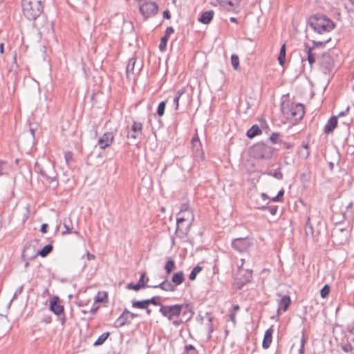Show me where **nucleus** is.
Returning a JSON list of instances; mask_svg holds the SVG:
<instances>
[{
    "label": "nucleus",
    "mask_w": 354,
    "mask_h": 354,
    "mask_svg": "<svg viewBox=\"0 0 354 354\" xmlns=\"http://www.w3.org/2000/svg\"><path fill=\"white\" fill-rule=\"evenodd\" d=\"M194 219L193 212L189 208L188 205L183 204L176 219V233L181 234L183 236L187 235Z\"/></svg>",
    "instance_id": "nucleus-1"
},
{
    "label": "nucleus",
    "mask_w": 354,
    "mask_h": 354,
    "mask_svg": "<svg viewBox=\"0 0 354 354\" xmlns=\"http://www.w3.org/2000/svg\"><path fill=\"white\" fill-rule=\"evenodd\" d=\"M185 304L174 305H160L159 312L163 317L167 318L173 325L179 326L183 324V321L179 319Z\"/></svg>",
    "instance_id": "nucleus-2"
},
{
    "label": "nucleus",
    "mask_w": 354,
    "mask_h": 354,
    "mask_svg": "<svg viewBox=\"0 0 354 354\" xmlns=\"http://www.w3.org/2000/svg\"><path fill=\"white\" fill-rule=\"evenodd\" d=\"M42 0H22L24 15L28 20H35L43 12Z\"/></svg>",
    "instance_id": "nucleus-3"
},
{
    "label": "nucleus",
    "mask_w": 354,
    "mask_h": 354,
    "mask_svg": "<svg viewBox=\"0 0 354 354\" xmlns=\"http://www.w3.org/2000/svg\"><path fill=\"white\" fill-rule=\"evenodd\" d=\"M309 25L318 34L329 32L334 27V23L324 16H314L309 19Z\"/></svg>",
    "instance_id": "nucleus-4"
},
{
    "label": "nucleus",
    "mask_w": 354,
    "mask_h": 354,
    "mask_svg": "<svg viewBox=\"0 0 354 354\" xmlns=\"http://www.w3.org/2000/svg\"><path fill=\"white\" fill-rule=\"evenodd\" d=\"M281 111L287 118L299 120L304 115V106L302 104L283 102L281 104Z\"/></svg>",
    "instance_id": "nucleus-5"
},
{
    "label": "nucleus",
    "mask_w": 354,
    "mask_h": 354,
    "mask_svg": "<svg viewBox=\"0 0 354 354\" xmlns=\"http://www.w3.org/2000/svg\"><path fill=\"white\" fill-rule=\"evenodd\" d=\"M274 149L263 142L255 144L250 149V155L257 159H270L274 153Z\"/></svg>",
    "instance_id": "nucleus-6"
},
{
    "label": "nucleus",
    "mask_w": 354,
    "mask_h": 354,
    "mask_svg": "<svg viewBox=\"0 0 354 354\" xmlns=\"http://www.w3.org/2000/svg\"><path fill=\"white\" fill-rule=\"evenodd\" d=\"M139 11L145 20L154 17L158 11V4L151 0H136Z\"/></svg>",
    "instance_id": "nucleus-7"
},
{
    "label": "nucleus",
    "mask_w": 354,
    "mask_h": 354,
    "mask_svg": "<svg viewBox=\"0 0 354 354\" xmlns=\"http://www.w3.org/2000/svg\"><path fill=\"white\" fill-rule=\"evenodd\" d=\"M336 56L334 50H328L323 53L318 58L320 68L324 73H328L333 70Z\"/></svg>",
    "instance_id": "nucleus-8"
},
{
    "label": "nucleus",
    "mask_w": 354,
    "mask_h": 354,
    "mask_svg": "<svg viewBox=\"0 0 354 354\" xmlns=\"http://www.w3.org/2000/svg\"><path fill=\"white\" fill-rule=\"evenodd\" d=\"M34 169L36 173L39 174L49 183H52L56 179V174L54 169V167L48 161L44 165L36 162L35 164Z\"/></svg>",
    "instance_id": "nucleus-9"
},
{
    "label": "nucleus",
    "mask_w": 354,
    "mask_h": 354,
    "mask_svg": "<svg viewBox=\"0 0 354 354\" xmlns=\"http://www.w3.org/2000/svg\"><path fill=\"white\" fill-rule=\"evenodd\" d=\"M252 244L250 239L248 237L236 238L232 241V247L239 252L247 251Z\"/></svg>",
    "instance_id": "nucleus-10"
},
{
    "label": "nucleus",
    "mask_w": 354,
    "mask_h": 354,
    "mask_svg": "<svg viewBox=\"0 0 354 354\" xmlns=\"http://www.w3.org/2000/svg\"><path fill=\"white\" fill-rule=\"evenodd\" d=\"M192 147L193 150V156L196 161H201L204 159V153L201 148V143L198 135H195L192 138Z\"/></svg>",
    "instance_id": "nucleus-11"
},
{
    "label": "nucleus",
    "mask_w": 354,
    "mask_h": 354,
    "mask_svg": "<svg viewBox=\"0 0 354 354\" xmlns=\"http://www.w3.org/2000/svg\"><path fill=\"white\" fill-rule=\"evenodd\" d=\"M138 316V314L131 313L128 309L125 308L122 313L115 320L114 326L115 328L122 327L127 324H129V319H133Z\"/></svg>",
    "instance_id": "nucleus-12"
},
{
    "label": "nucleus",
    "mask_w": 354,
    "mask_h": 354,
    "mask_svg": "<svg viewBox=\"0 0 354 354\" xmlns=\"http://www.w3.org/2000/svg\"><path fill=\"white\" fill-rule=\"evenodd\" d=\"M142 124L138 122H133L129 130L127 131V138L131 140L140 139L142 134Z\"/></svg>",
    "instance_id": "nucleus-13"
},
{
    "label": "nucleus",
    "mask_w": 354,
    "mask_h": 354,
    "mask_svg": "<svg viewBox=\"0 0 354 354\" xmlns=\"http://www.w3.org/2000/svg\"><path fill=\"white\" fill-rule=\"evenodd\" d=\"M113 138V133L106 132L99 138L97 145L101 149H105L112 144Z\"/></svg>",
    "instance_id": "nucleus-14"
},
{
    "label": "nucleus",
    "mask_w": 354,
    "mask_h": 354,
    "mask_svg": "<svg viewBox=\"0 0 354 354\" xmlns=\"http://www.w3.org/2000/svg\"><path fill=\"white\" fill-rule=\"evenodd\" d=\"M136 64V59L135 57H131L129 59L127 66L126 67V74L127 77L130 80L132 76H133L136 73H138L141 69V67L139 66L136 68L135 67Z\"/></svg>",
    "instance_id": "nucleus-15"
},
{
    "label": "nucleus",
    "mask_w": 354,
    "mask_h": 354,
    "mask_svg": "<svg viewBox=\"0 0 354 354\" xmlns=\"http://www.w3.org/2000/svg\"><path fill=\"white\" fill-rule=\"evenodd\" d=\"M304 50L307 55V60L308 61L309 64L312 67L313 64L315 63L317 59H318L319 57H317L318 53L317 52V50L314 49V48H312L309 46L307 44H304Z\"/></svg>",
    "instance_id": "nucleus-16"
},
{
    "label": "nucleus",
    "mask_w": 354,
    "mask_h": 354,
    "mask_svg": "<svg viewBox=\"0 0 354 354\" xmlns=\"http://www.w3.org/2000/svg\"><path fill=\"white\" fill-rule=\"evenodd\" d=\"M50 309L55 315H60L64 313V306L59 304L58 297H54L50 301Z\"/></svg>",
    "instance_id": "nucleus-17"
},
{
    "label": "nucleus",
    "mask_w": 354,
    "mask_h": 354,
    "mask_svg": "<svg viewBox=\"0 0 354 354\" xmlns=\"http://www.w3.org/2000/svg\"><path fill=\"white\" fill-rule=\"evenodd\" d=\"M273 332V326L270 327L268 329L266 330L262 342V347L264 349H268L270 346V344L272 341Z\"/></svg>",
    "instance_id": "nucleus-18"
},
{
    "label": "nucleus",
    "mask_w": 354,
    "mask_h": 354,
    "mask_svg": "<svg viewBox=\"0 0 354 354\" xmlns=\"http://www.w3.org/2000/svg\"><path fill=\"white\" fill-rule=\"evenodd\" d=\"M338 123L337 117L332 116L326 124L324 131L326 134H329L332 133L335 127H337Z\"/></svg>",
    "instance_id": "nucleus-19"
},
{
    "label": "nucleus",
    "mask_w": 354,
    "mask_h": 354,
    "mask_svg": "<svg viewBox=\"0 0 354 354\" xmlns=\"http://www.w3.org/2000/svg\"><path fill=\"white\" fill-rule=\"evenodd\" d=\"M149 288H160L165 291L174 292L176 290V287L171 283L168 282L167 280L162 281L158 285L149 286Z\"/></svg>",
    "instance_id": "nucleus-20"
},
{
    "label": "nucleus",
    "mask_w": 354,
    "mask_h": 354,
    "mask_svg": "<svg viewBox=\"0 0 354 354\" xmlns=\"http://www.w3.org/2000/svg\"><path fill=\"white\" fill-rule=\"evenodd\" d=\"M214 15V12L213 10H208L203 12L201 17L198 18V21L203 24H209Z\"/></svg>",
    "instance_id": "nucleus-21"
},
{
    "label": "nucleus",
    "mask_w": 354,
    "mask_h": 354,
    "mask_svg": "<svg viewBox=\"0 0 354 354\" xmlns=\"http://www.w3.org/2000/svg\"><path fill=\"white\" fill-rule=\"evenodd\" d=\"M53 245L50 244H48L45 245L41 250H39L35 254L30 257L31 259L35 258L37 256L39 255L42 257H46L53 250Z\"/></svg>",
    "instance_id": "nucleus-22"
},
{
    "label": "nucleus",
    "mask_w": 354,
    "mask_h": 354,
    "mask_svg": "<svg viewBox=\"0 0 354 354\" xmlns=\"http://www.w3.org/2000/svg\"><path fill=\"white\" fill-rule=\"evenodd\" d=\"M185 280L184 273L183 271L176 272L171 278V281L174 286L180 285Z\"/></svg>",
    "instance_id": "nucleus-23"
},
{
    "label": "nucleus",
    "mask_w": 354,
    "mask_h": 354,
    "mask_svg": "<svg viewBox=\"0 0 354 354\" xmlns=\"http://www.w3.org/2000/svg\"><path fill=\"white\" fill-rule=\"evenodd\" d=\"M290 304V298L288 295H284L279 301V310L282 309L283 311H286L288 306Z\"/></svg>",
    "instance_id": "nucleus-24"
},
{
    "label": "nucleus",
    "mask_w": 354,
    "mask_h": 354,
    "mask_svg": "<svg viewBox=\"0 0 354 354\" xmlns=\"http://www.w3.org/2000/svg\"><path fill=\"white\" fill-rule=\"evenodd\" d=\"M186 88L183 87L176 93L175 97H174L173 102L175 104V109L178 110L179 106V100L180 97L185 93Z\"/></svg>",
    "instance_id": "nucleus-25"
},
{
    "label": "nucleus",
    "mask_w": 354,
    "mask_h": 354,
    "mask_svg": "<svg viewBox=\"0 0 354 354\" xmlns=\"http://www.w3.org/2000/svg\"><path fill=\"white\" fill-rule=\"evenodd\" d=\"M261 133V130L258 125H253L248 131L247 136L250 138H252L256 136Z\"/></svg>",
    "instance_id": "nucleus-26"
},
{
    "label": "nucleus",
    "mask_w": 354,
    "mask_h": 354,
    "mask_svg": "<svg viewBox=\"0 0 354 354\" xmlns=\"http://www.w3.org/2000/svg\"><path fill=\"white\" fill-rule=\"evenodd\" d=\"M147 302L148 301L147 299L142 300V301L133 300L131 301V304H132L133 308H139V309H145V308H147V307L148 306Z\"/></svg>",
    "instance_id": "nucleus-27"
},
{
    "label": "nucleus",
    "mask_w": 354,
    "mask_h": 354,
    "mask_svg": "<svg viewBox=\"0 0 354 354\" xmlns=\"http://www.w3.org/2000/svg\"><path fill=\"white\" fill-rule=\"evenodd\" d=\"M176 269V264L174 259L169 258L165 263V270L167 274H170L174 270Z\"/></svg>",
    "instance_id": "nucleus-28"
},
{
    "label": "nucleus",
    "mask_w": 354,
    "mask_h": 354,
    "mask_svg": "<svg viewBox=\"0 0 354 354\" xmlns=\"http://www.w3.org/2000/svg\"><path fill=\"white\" fill-rule=\"evenodd\" d=\"M241 0H217L220 5L223 6H229L233 7L239 4Z\"/></svg>",
    "instance_id": "nucleus-29"
},
{
    "label": "nucleus",
    "mask_w": 354,
    "mask_h": 354,
    "mask_svg": "<svg viewBox=\"0 0 354 354\" xmlns=\"http://www.w3.org/2000/svg\"><path fill=\"white\" fill-rule=\"evenodd\" d=\"M267 175L272 176L275 178L276 179L281 180L283 178V174L280 169V168H277L274 171H268L266 173Z\"/></svg>",
    "instance_id": "nucleus-30"
},
{
    "label": "nucleus",
    "mask_w": 354,
    "mask_h": 354,
    "mask_svg": "<svg viewBox=\"0 0 354 354\" xmlns=\"http://www.w3.org/2000/svg\"><path fill=\"white\" fill-rule=\"evenodd\" d=\"M278 61L281 66H283L286 61V46L283 44L280 49Z\"/></svg>",
    "instance_id": "nucleus-31"
},
{
    "label": "nucleus",
    "mask_w": 354,
    "mask_h": 354,
    "mask_svg": "<svg viewBox=\"0 0 354 354\" xmlns=\"http://www.w3.org/2000/svg\"><path fill=\"white\" fill-rule=\"evenodd\" d=\"M109 335L110 333L109 332L104 333L100 335L97 340L94 342V346H100L103 344Z\"/></svg>",
    "instance_id": "nucleus-32"
},
{
    "label": "nucleus",
    "mask_w": 354,
    "mask_h": 354,
    "mask_svg": "<svg viewBox=\"0 0 354 354\" xmlns=\"http://www.w3.org/2000/svg\"><path fill=\"white\" fill-rule=\"evenodd\" d=\"M64 227L65 228V231H63L62 232L63 235L70 234L72 232V222L70 218H68V221H64Z\"/></svg>",
    "instance_id": "nucleus-33"
},
{
    "label": "nucleus",
    "mask_w": 354,
    "mask_h": 354,
    "mask_svg": "<svg viewBox=\"0 0 354 354\" xmlns=\"http://www.w3.org/2000/svg\"><path fill=\"white\" fill-rule=\"evenodd\" d=\"M203 268L199 266L194 267L191 271L189 278L190 280L194 281L196 279L197 274L202 270Z\"/></svg>",
    "instance_id": "nucleus-34"
},
{
    "label": "nucleus",
    "mask_w": 354,
    "mask_h": 354,
    "mask_svg": "<svg viewBox=\"0 0 354 354\" xmlns=\"http://www.w3.org/2000/svg\"><path fill=\"white\" fill-rule=\"evenodd\" d=\"M147 287H149V286L147 285H140L139 283L133 284L132 283H128L127 286V288L129 290H133L135 291H138L141 288H145Z\"/></svg>",
    "instance_id": "nucleus-35"
},
{
    "label": "nucleus",
    "mask_w": 354,
    "mask_h": 354,
    "mask_svg": "<svg viewBox=\"0 0 354 354\" xmlns=\"http://www.w3.org/2000/svg\"><path fill=\"white\" fill-rule=\"evenodd\" d=\"M330 40V38H328L327 39H325L324 41H316L313 40V46L312 48H314V49L317 50L318 48L322 47L324 46L326 44H327Z\"/></svg>",
    "instance_id": "nucleus-36"
},
{
    "label": "nucleus",
    "mask_w": 354,
    "mask_h": 354,
    "mask_svg": "<svg viewBox=\"0 0 354 354\" xmlns=\"http://www.w3.org/2000/svg\"><path fill=\"white\" fill-rule=\"evenodd\" d=\"M231 64H232V66H233L234 69L235 70H237L239 67V56L235 55V54H232V56H231Z\"/></svg>",
    "instance_id": "nucleus-37"
},
{
    "label": "nucleus",
    "mask_w": 354,
    "mask_h": 354,
    "mask_svg": "<svg viewBox=\"0 0 354 354\" xmlns=\"http://www.w3.org/2000/svg\"><path fill=\"white\" fill-rule=\"evenodd\" d=\"M330 286L326 284L320 290V295L322 298H326L330 293Z\"/></svg>",
    "instance_id": "nucleus-38"
},
{
    "label": "nucleus",
    "mask_w": 354,
    "mask_h": 354,
    "mask_svg": "<svg viewBox=\"0 0 354 354\" xmlns=\"http://www.w3.org/2000/svg\"><path fill=\"white\" fill-rule=\"evenodd\" d=\"M147 303H148V306L149 304H153L154 306H160L162 305L160 303V297L159 296H155V297H153L150 299H147Z\"/></svg>",
    "instance_id": "nucleus-39"
},
{
    "label": "nucleus",
    "mask_w": 354,
    "mask_h": 354,
    "mask_svg": "<svg viewBox=\"0 0 354 354\" xmlns=\"http://www.w3.org/2000/svg\"><path fill=\"white\" fill-rule=\"evenodd\" d=\"M165 106H166V102H165V101L161 102L158 104V109H157V114L160 117H161L164 115Z\"/></svg>",
    "instance_id": "nucleus-40"
},
{
    "label": "nucleus",
    "mask_w": 354,
    "mask_h": 354,
    "mask_svg": "<svg viewBox=\"0 0 354 354\" xmlns=\"http://www.w3.org/2000/svg\"><path fill=\"white\" fill-rule=\"evenodd\" d=\"M168 39H169L168 38H167L166 37H164V36L161 38L159 46H158L159 50L161 52H164L166 50Z\"/></svg>",
    "instance_id": "nucleus-41"
},
{
    "label": "nucleus",
    "mask_w": 354,
    "mask_h": 354,
    "mask_svg": "<svg viewBox=\"0 0 354 354\" xmlns=\"http://www.w3.org/2000/svg\"><path fill=\"white\" fill-rule=\"evenodd\" d=\"M185 354H198L196 348L191 344L186 345L185 347Z\"/></svg>",
    "instance_id": "nucleus-42"
},
{
    "label": "nucleus",
    "mask_w": 354,
    "mask_h": 354,
    "mask_svg": "<svg viewBox=\"0 0 354 354\" xmlns=\"http://www.w3.org/2000/svg\"><path fill=\"white\" fill-rule=\"evenodd\" d=\"M306 342V340L305 335H304V333L303 332L302 336L301 338V342H300L301 345H300V348L299 350V354L304 353V348H305Z\"/></svg>",
    "instance_id": "nucleus-43"
},
{
    "label": "nucleus",
    "mask_w": 354,
    "mask_h": 354,
    "mask_svg": "<svg viewBox=\"0 0 354 354\" xmlns=\"http://www.w3.org/2000/svg\"><path fill=\"white\" fill-rule=\"evenodd\" d=\"M280 134L279 133L274 132L270 136V140L272 143H279L281 140H279Z\"/></svg>",
    "instance_id": "nucleus-44"
},
{
    "label": "nucleus",
    "mask_w": 354,
    "mask_h": 354,
    "mask_svg": "<svg viewBox=\"0 0 354 354\" xmlns=\"http://www.w3.org/2000/svg\"><path fill=\"white\" fill-rule=\"evenodd\" d=\"M261 209H268L270 214L275 215L277 212V206L262 207Z\"/></svg>",
    "instance_id": "nucleus-45"
},
{
    "label": "nucleus",
    "mask_w": 354,
    "mask_h": 354,
    "mask_svg": "<svg viewBox=\"0 0 354 354\" xmlns=\"http://www.w3.org/2000/svg\"><path fill=\"white\" fill-rule=\"evenodd\" d=\"M174 32V29L173 28V27H171V26L167 27L165 30L164 37H166L167 38L169 39L170 35L171 34H173Z\"/></svg>",
    "instance_id": "nucleus-46"
},
{
    "label": "nucleus",
    "mask_w": 354,
    "mask_h": 354,
    "mask_svg": "<svg viewBox=\"0 0 354 354\" xmlns=\"http://www.w3.org/2000/svg\"><path fill=\"white\" fill-rule=\"evenodd\" d=\"M353 348L351 344H346L342 346V349L346 353L351 352L353 350Z\"/></svg>",
    "instance_id": "nucleus-47"
},
{
    "label": "nucleus",
    "mask_w": 354,
    "mask_h": 354,
    "mask_svg": "<svg viewBox=\"0 0 354 354\" xmlns=\"http://www.w3.org/2000/svg\"><path fill=\"white\" fill-rule=\"evenodd\" d=\"M305 233L306 236H313V228L312 225H310L309 227H306Z\"/></svg>",
    "instance_id": "nucleus-48"
},
{
    "label": "nucleus",
    "mask_w": 354,
    "mask_h": 354,
    "mask_svg": "<svg viewBox=\"0 0 354 354\" xmlns=\"http://www.w3.org/2000/svg\"><path fill=\"white\" fill-rule=\"evenodd\" d=\"M73 158V153L71 151H67L64 154V158L66 164L68 165L70 160Z\"/></svg>",
    "instance_id": "nucleus-49"
},
{
    "label": "nucleus",
    "mask_w": 354,
    "mask_h": 354,
    "mask_svg": "<svg viewBox=\"0 0 354 354\" xmlns=\"http://www.w3.org/2000/svg\"><path fill=\"white\" fill-rule=\"evenodd\" d=\"M353 203L352 201H350L347 203L346 205V213H353Z\"/></svg>",
    "instance_id": "nucleus-50"
},
{
    "label": "nucleus",
    "mask_w": 354,
    "mask_h": 354,
    "mask_svg": "<svg viewBox=\"0 0 354 354\" xmlns=\"http://www.w3.org/2000/svg\"><path fill=\"white\" fill-rule=\"evenodd\" d=\"M279 143L283 145V147L286 149H290L292 147V144H291L290 142H286L283 140H280Z\"/></svg>",
    "instance_id": "nucleus-51"
},
{
    "label": "nucleus",
    "mask_w": 354,
    "mask_h": 354,
    "mask_svg": "<svg viewBox=\"0 0 354 354\" xmlns=\"http://www.w3.org/2000/svg\"><path fill=\"white\" fill-rule=\"evenodd\" d=\"M145 273H142L140 277L138 283H139L140 285H147L146 282L145 281Z\"/></svg>",
    "instance_id": "nucleus-52"
},
{
    "label": "nucleus",
    "mask_w": 354,
    "mask_h": 354,
    "mask_svg": "<svg viewBox=\"0 0 354 354\" xmlns=\"http://www.w3.org/2000/svg\"><path fill=\"white\" fill-rule=\"evenodd\" d=\"M236 313L230 311V319L233 322L234 324H236Z\"/></svg>",
    "instance_id": "nucleus-53"
},
{
    "label": "nucleus",
    "mask_w": 354,
    "mask_h": 354,
    "mask_svg": "<svg viewBox=\"0 0 354 354\" xmlns=\"http://www.w3.org/2000/svg\"><path fill=\"white\" fill-rule=\"evenodd\" d=\"M47 228H48V224L46 223H44L41 225V232L42 233H46L47 232Z\"/></svg>",
    "instance_id": "nucleus-54"
},
{
    "label": "nucleus",
    "mask_w": 354,
    "mask_h": 354,
    "mask_svg": "<svg viewBox=\"0 0 354 354\" xmlns=\"http://www.w3.org/2000/svg\"><path fill=\"white\" fill-rule=\"evenodd\" d=\"M163 17L167 19L171 18V15L169 10H167L163 12Z\"/></svg>",
    "instance_id": "nucleus-55"
},
{
    "label": "nucleus",
    "mask_w": 354,
    "mask_h": 354,
    "mask_svg": "<svg viewBox=\"0 0 354 354\" xmlns=\"http://www.w3.org/2000/svg\"><path fill=\"white\" fill-rule=\"evenodd\" d=\"M23 289H24V286H21L20 287H19L17 289V290L15 291L14 296L16 297L17 295H20L22 292Z\"/></svg>",
    "instance_id": "nucleus-56"
},
{
    "label": "nucleus",
    "mask_w": 354,
    "mask_h": 354,
    "mask_svg": "<svg viewBox=\"0 0 354 354\" xmlns=\"http://www.w3.org/2000/svg\"><path fill=\"white\" fill-rule=\"evenodd\" d=\"M62 315V317L59 318V320H60V322H61V324L62 326H64L66 323V316L63 313V314H61Z\"/></svg>",
    "instance_id": "nucleus-57"
},
{
    "label": "nucleus",
    "mask_w": 354,
    "mask_h": 354,
    "mask_svg": "<svg viewBox=\"0 0 354 354\" xmlns=\"http://www.w3.org/2000/svg\"><path fill=\"white\" fill-rule=\"evenodd\" d=\"M28 215H29V209L27 208L26 209V212L24 213V217H23V222H26L28 218Z\"/></svg>",
    "instance_id": "nucleus-58"
},
{
    "label": "nucleus",
    "mask_w": 354,
    "mask_h": 354,
    "mask_svg": "<svg viewBox=\"0 0 354 354\" xmlns=\"http://www.w3.org/2000/svg\"><path fill=\"white\" fill-rule=\"evenodd\" d=\"M86 257H87V259L88 261H91V260H93V259H95V255L89 253L88 252H86Z\"/></svg>",
    "instance_id": "nucleus-59"
},
{
    "label": "nucleus",
    "mask_w": 354,
    "mask_h": 354,
    "mask_svg": "<svg viewBox=\"0 0 354 354\" xmlns=\"http://www.w3.org/2000/svg\"><path fill=\"white\" fill-rule=\"evenodd\" d=\"M270 200L272 201H273V202H281V201H283V198H280L277 196H276L274 197H272Z\"/></svg>",
    "instance_id": "nucleus-60"
},
{
    "label": "nucleus",
    "mask_w": 354,
    "mask_h": 354,
    "mask_svg": "<svg viewBox=\"0 0 354 354\" xmlns=\"http://www.w3.org/2000/svg\"><path fill=\"white\" fill-rule=\"evenodd\" d=\"M6 162L3 160H0V176L3 174L2 165H5Z\"/></svg>",
    "instance_id": "nucleus-61"
},
{
    "label": "nucleus",
    "mask_w": 354,
    "mask_h": 354,
    "mask_svg": "<svg viewBox=\"0 0 354 354\" xmlns=\"http://www.w3.org/2000/svg\"><path fill=\"white\" fill-rule=\"evenodd\" d=\"M240 309L239 305H234L232 308L230 310L232 312L237 313V311Z\"/></svg>",
    "instance_id": "nucleus-62"
},
{
    "label": "nucleus",
    "mask_w": 354,
    "mask_h": 354,
    "mask_svg": "<svg viewBox=\"0 0 354 354\" xmlns=\"http://www.w3.org/2000/svg\"><path fill=\"white\" fill-rule=\"evenodd\" d=\"M30 248V245H26L24 247V251H23V254H22V256L23 257H25L26 256V252Z\"/></svg>",
    "instance_id": "nucleus-63"
},
{
    "label": "nucleus",
    "mask_w": 354,
    "mask_h": 354,
    "mask_svg": "<svg viewBox=\"0 0 354 354\" xmlns=\"http://www.w3.org/2000/svg\"><path fill=\"white\" fill-rule=\"evenodd\" d=\"M284 194V190L282 189H281L279 192H278V194L277 195L279 198H283V196Z\"/></svg>",
    "instance_id": "nucleus-64"
}]
</instances>
